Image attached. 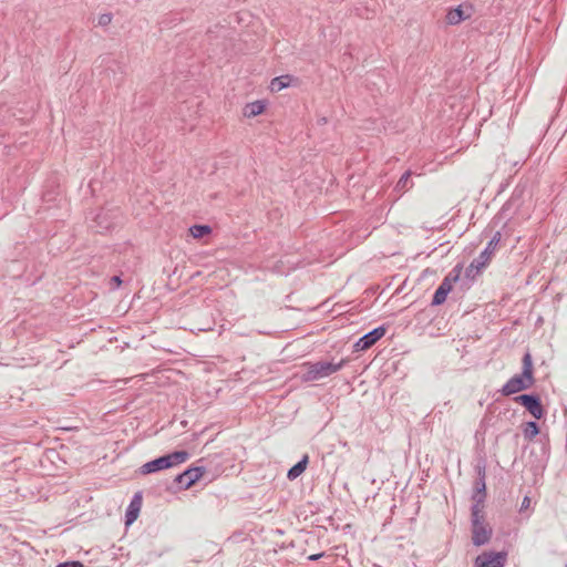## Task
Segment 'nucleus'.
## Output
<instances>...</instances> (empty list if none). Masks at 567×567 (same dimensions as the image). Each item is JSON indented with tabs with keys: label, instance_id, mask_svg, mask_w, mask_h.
<instances>
[{
	"label": "nucleus",
	"instance_id": "21",
	"mask_svg": "<svg viewBox=\"0 0 567 567\" xmlns=\"http://www.w3.org/2000/svg\"><path fill=\"white\" fill-rule=\"evenodd\" d=\"M212 233V227L205 224H195L189 227V234L193 238L199 239Z\"/></svg>",
	"mask_w": 567,
	"mask_h": 567
},
{
	"label": "nucleus",
	"instance_id": "14",
	"mask_svg": "<svg viewBox=\"0 0 567 567\" xmlns=\"http://www.w3.org/2000/svg\"><path fill=\"white\" fill-rule=\"evenodd\" d=\"M141 507H142V493L137 492L133 495L128 506L126 507V511H125V524L126 525H131L137 519L140 512H141Z\"/></svg>",
	"mask_w": 567,
	"mask_h": 567
},
{
	"label": "nucleus",
	"instance_id": "3",
	"mask_svg": "<svg viewBox=\"0 0 567 567\" xmlns=\"http://www.w3.org/2000/svg\"><path fill=\"white\" fill-rule=\"evenodd\" d=\"M189 453L187 451H174L146 462L140 467V472L143 475L156 473L158 471L167 470L182 464L187 461Z\"/></svg>",
	"mask_w": 567,
	"mask_h": 567
},
{
	"label": "nucleus",
	"instance_id": "2",
	"mask_svg": "<svg viewBox=\"0 0 567 567\" xmlns=\"http://www.w3.org/2000/svg\"><path fill=\"white\" fill-rule=\"evenodd\" d=\"M346 362L347 361L343 359L338 363L327 361L305 362L302 367L306 371L301 374L300 379L302 382L307 383L327 378L340 371L344 367Z\"/></svg>",
	"mask_w": 567,
	"mask_h": 567
},
{
	"label": "nucleus",
	"instance_id": "4",
	"mask_svg": "<svg viewBox=\"0 0 567 567\" xmlns=\"http://www.w3.org/2000/svg\"><path fill=\"white\" fill-rule=\"evenodd\" d=\"M92 228L96 233L103 234L105 231L113 230L115 227L122 224L123 215L118 207H103L93 218Z\"/></svg>",
	"mask_w": 567,
	"mask_h": 567
},
{
	"label": "nucleus",
	"instance_id": "9",
	"mask_svg": "<svg viewBox=\"0 0 567 567\" xmlns=\"http://www.w3.org/2000/svg\"><path fill=\"white\" fill-rule=\"evenodd\" d=\"M205 473L204 466H189L182 473L177 474L174 483L179 487L187 489L198 482Z\"/></svg>",
	"mask_w": 567,
	"mask_h": 567
},
{
	"label": "nucleus",
	"instance_id": "24",
	"mask_svg": "<svg viewBox=\"0 0 567 567\" xmlns=\"http://www.w3.org/2000/svg\"><path fill=\"white\" fill-rule=\"evenodd\" d=\"M320 558H327V559H329V561L327 563L328 565H331V564L334 561V555H332V554H329V555H328V554H326L324 551L319 553V554H313V555H310V556L308 557V559H309V560H311V561H316V560H318V559H320Z\"/></svg>",
	"mask_w": 567,
	"mask_h": 567
},
{
	"label": "nucleus",
	"instance_id": "10",
	"mask_svg": "<svg viewBox=\"0 0 567 567\" xmlns=\"http://www.w3.org/2000/svg\"><path fill=\"white\" fill-rule=\"evenodd\" d=\"M507 560L506 551H484L475 558L474 567H504Z\"/></svg>",
	"mask_w": 567,
	"mask_h": 567
},
{
	"label": "nucleus",
	"instance_id": "26",
	"mask_svg": "<svg viewBox=\"0 0 567 567\" xmlns=\"http://www.w3.org/2000/svg\"><path fill=\"white\" fill-rule=\"evenodd\" d=\"M121 285H122L121 276L115 275V276L111 277V279H110V289L111 290L118 289L121 287Z\"/></svg>",
	"mask_w": 567,
	"mask_h": 567
},
{
	"label": "nucleus",
	"instance_id": "8",
	"mask_svg": "<svg viewBox=\"0 0 567 567\" xmlns=\"http://www.w3.org/2000/svg\"><path fill=\"white\" fill-rule=\"evenodd\" d=\"M523 194L524 189L519 188L518 186L514 188L511 197L503 205L499 213L497 214L496 218L498 220H504L505 224L511 220L515 214L522 207L524 200H523Z\"/></svg>",
	"mask_w": 567,
	"mask_h": 567
},
{
	"label": "nucleus",
	"instance_id": "6",
	"mask_svg": "<svg viewBox=\"0 0 567 567\" xmlns=\"http://www.w3.org/2000/svg\"><path fill=\"white\" fill-rule=\"evenodd\" d=\"M462 270V264H456L452 268V270L444 277L440 286L434 291L431 306H441L445 302L449 293L452 291L453 284L460 280Z\"/></svg>",
	"mask_w": 567,
	"mask_h": 567
},
{
	"label": "nucleus",
	"instance_id": "1",
	"mask_svg": "<svg viewBox=\"0 0 567 567\" xmlns=\"http://www.w3.org/2000/svg\"><path fill=\"white\" fill-rule=\"evenodd\" d=\"M523 367L519 374L513 375L501 389L504 396L516 394L520 391L529 389L535 383L533 358L529 352L523 355Z\"/></svg>",
	"mask_w": 567,
	"mask_h": 567
},
{
	"label": "nucleus",
	"instance_id": "17",
	"mask_svg": "<svg viewBox=\"0 0 567 567\" xmlns=\"http://www.w3.org/2000/svg\"><path fill=\"white\" fill-rule=\"evenodd\" d=\"M295 78L290 74L276 76L271 80L269 89L271 92H280L290 86Z\"/></svg>",
	"mask_w": 567,
	"mask_h": 567
},
{
	"label": "nucleus",
	"instance_id": "23",
	"mask_svg": "<svg viewBox=\"0 0 567 567\" xmlns=\"http://www.w3.org/2000/svg\"><path fill=\"white\" fill-rule=\"evenodd\" d=\"M475 471H476V474H477V477L476 480H483L485 482V477H486V463L484 460H481L477 462V464L475 465Z\"/></svg>",
	"mask_w": 567,
	"mask_h": 567
},
{
	"label": "nucleus",
	"instance_id": "22",
	"mask_svg": "<svg viewBox=\"0 0 567 567\" xmlns=\"http://www.w3.org/2000/svg\"><path fill=\"white\" fill-rule=\"evenodd\" d=\"M486 265H481V260L477 258L473 259L468 267L465 269V277L473 279Z\"/></svg>",
	"mask_w": 567,
	"mask_h": 567
},
{
	"label": "nucleus",
	"instance_id": "18",
	"mask_svg": "<svg viewBox=\"0 0 567 567\" xmlns=\"http://www.w3.org/2000/svg\"><path fill=\"white\" fill-rule=\"evenodd\" d=\"M309 463L308 455H303L300 461H298L293 466H291L287 472V478L289 481H293L298 478L307 468Z\"/></svg>",
	"mask_w": 567,
	"mask_h": 567
},
{
	"label": "nucleus",
	"instance_id": "29",
	"mask_svg": "<svg viewBox=\"0 0 567 567\" xmlns=\"http://www.w3.org/2000/svg\"><path fill=\"white\" fill-rule=\"evenodd\" d=\"M409 176H410V173H409V172H405V173L400 177V179H399V182H398V185H396V186H398V187H404V186H405V184H406V182H408V179H409Z\"/></svg>",
	"mask_w": 567,
	"mask_h": 567
},
{
	"label": "nucleus",
	"instance_id": "16",
	"mask_svg": "<svg viewBox=\"0 0 567 567\" xmlns=\"http://www.w3.org/2000/svg\"><path fill=\"white\" fill-rule=\"evenodd\" d=\"M124 73V66L114 60L111 61V64L105 69V75L110 79L112 74L113 82L116 86L122 83Z\"/></svg>",
	"mask_w": 567,
	"mask_h": 567
},
{
	"label": "nucleus",
	"instance_id": "27",
	"mask_svg": "<svg viewBox=\"0 0 567 567\" xmlns=\"http://www.w3.org/2000/svg\"><path fill=\"white\" fill-rule=\"evenodd\" d=\"M55 567H84V565L79 560H68L59 563Z\"/></svg>",
	"mask_w": 567,
	"mask_h": 567
},
{
	"label": "nucleus",
	"instance_id": "11",
	"mask_svg": "<svg viewBox=\"0 0 567 567\" xmlns=\"http://www.w3.org/2000/svg\"><path fill=\"white\" fill-rule=\"evenodd\" d=\"M386 332V327L384 324L379 326L362 337H360L357 342L353 344L354 351H365L374 346Z\"/></svg>",
	"mask_w": 567,
	"mask_h": 567
},
{
	"label": "nucleus",
	"instance_id": "19",
	"mask_svg": "<svg viewBox=\"0 0 567 567\" xmlns=\"http://www.w3.org/2000/svg\"><path fill=\"white\" fill-rule=\"evenodd\" d=\"M265 103L262 101H255L246 104L244 109V114L247 117H252L261 114L265 111Z\"/></svg>",
	"mask_w": 567,
	"mask_h": 567
},
{
	"label": "nucleus",
	"instance_id": "25",
	"mask_svg": "<svg viewBox=\"0 0 567 567\" xmlns=\"http://www.w3.org/2000/svg\"><path fill=\"white\" fill-rule=\"evenodd\" d=\"M111 21H112V14L111 13H102V14H100V17L97 19V23L101 27L109 25L111 23Z\"/></svg>",
	"mask_w": 567,
	"mask_h": 567
},
{
	"label": "nucleus",
	"instance_id": "20",
	"mask_svg": "<svg viewBox=\"0 0 567 567\" xmlns=\"http://www.w3.org/2000/svg\"><path fill=\"white\" fill-rule=\"evenodd\" d=\"M539 433L540 429L536 421H528L523 425V435L527 441H532Z\"/></svg>",
	"mask_w": 567,
	"mask_h": 567
},
{
	"label": "nucleus",
	"instance_id": "12",
	"mask_svg": "<svg viewBox=\"0 0 567 567\" xmlns=\"http://www.w3.org/2000/svg\"><path fill=\"white\" fill-rule=\"evenodd\" d=\"M474 8L471 3L464 2L455 8H452L446 13V22L451 25H456L472 17Z\"/></svg>",
	"mask_w": 567,
	"mask_h": 567
},
{
	"label": "nucleus",
	"instance_id": "13",
	"mask_svg": "<svg viewBox=\"0 0 567 567\" xmlns=\"http://www.w3.org/2000/svg\"><path fill=\"white\" fill-rule=\"evenodd\" d=\"M486 498V483L483 480H475L474 489L472 494L473 505L471 506V512L477 509V512H483L484 502Z\"/></svg>",
	"mask_w": 567,
	"mask_h": 567
},
{
	"label": "nucleus",
	"instance_id": "7",
	"mask_svg": "<svg viewBox=\"0 0 567 567\" xmlns=\"http://www.w3.org/2000/svg\"><path fill=\"white\" fill-rule=\"evenodd\" d=\"M514 401L522 406L535 419L540 420L545 416L546 410L537 393H523L514 398Z\"/></svg>",
	"mask_w": 567,
	"mask_h": 567
},
{
	"label": "nucleus",
	"instance_id": "15",
	"mask_svg": "<svg viewBox=\"0 0 567 567\" xmlns=\"http://www.w3.org/2000/svg\"><path fill=\"white\" fill-rule=\"evenodd\" d=\"M501 239H502L501 231H496L492 236V238L487 243L486 247L484 248V250L478 256V259L481 260V265H487L489 262L492 256L494 255V252L496 250V247L501 243Z\"/></svg>",
	"mask_w": 567,
	"mask_h": 567
},
{
	"label": "nucleus",
	"instance_id": "28",
	"mask_svg": "<svg viewBox=\"0 0 567 567\" xmlns=\"http://www.w3.org/2000/svg\"><path fill=\"white\" fill-rule=\"evenodd\" d=\"M529 506H530V498H529V496H525L522 501L519 512L523 513L524 511L529 508Z\"/></svg>",
	"mask_w": 567,
	"mask_h": 567
},
{
	"label": "nucleus",
	"instance_id": "5",
	"mask_svg": "<svg viewBox=\"0 0 567 567\" xmlns=\"http://www.w3.org/2000/svg\"><path fill=\"white\" fill-rule=\"evenodd\" d=\"M471 526H472V543L474 546L480 547L486 545L493 535L492 527L485 523L483 512H477L475 508L471 512Z\"/></svg>",
	"mask_w": 567,
	"mask_h": 567
}]
</instances>
